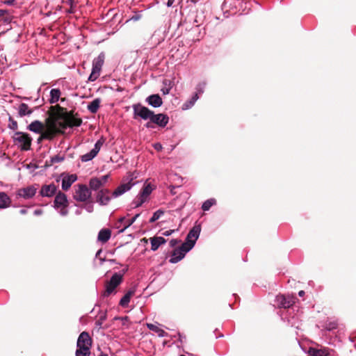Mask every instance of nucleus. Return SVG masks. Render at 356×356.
I'll list each match as a JSON object with an SVG mask.
<instances>
[{"label": "nucleus", "mask_w": 356, "mask_h": 356, "mask_svg": "<svg viewBox=\"0 0 356 356\" xmlns=\"http://www.w3.org/2000/svg\"><path fill=\"white\" fill-rule=\"evenodd\" d=\"M132 108L135 120L138 119V118L144 120H149L153 124L161 127H165L169 122V117L166 114H154V111L140 103L134 104Z\"/></svg>", "instance_id": "1"}, {"label": "nucleus", "mask_w": 356, "mask_h": 356, "mask_svg": "<svg viewBox=\"0 0 356 356\" xmlns=\"http://www.w3.org/2000/svg\"><path fill=\"white\" fill-rule=\"evenodd\" d=\"M48 118L56 127L58 125V120L79 116L74 110L68 111L66 108L60 106L59 104L51 106L47 111Z\"/></svg>", "instance_id": "2"}, {"label": "nucleus", "mask_w": 356, "mask_h": 356, "mask_svg": "<svg viewBox=\"0 0 356 356\" xmlns=\"http://www.w3.org/2000/svg\"><path fill=\"white\" fill-rule=\"evenodd\" d=\"M123 274L114 273L110 280L105 282V290L102 293L103 297H108L115 293V289L122 282Z\"/></svg>", "instance_id": "3"}, {"label": "nucleus", "mask_w": 356, "mask_h": 356, "mask_svg": "<svg viewBox=\"0 0 356 356\" xmlns=\"http://www.w3.org/2000/svg\"><path fill=\"white\" fill-rule=\"evenodd\" d=\"M58 133L62 132L57 129L54 122L47 117L46 118V131L40 134V136L38 138V142L40 143L42 140H51L59 134Z\"/></svg>", "instance_id": "4"}, {"label": "nucleus", "mask_w": 356, "mask_h": 356, "mask_svg": "<svg viewBox=\"0 0 356 356\" xmlns=\"http://www.w3.org/2000/svg\"><path fill=\"white\" fill-rule=\"evenodd\" d=\"M105 56L104 53H101L97 58H95L92 61V72L89 76V81H95L98 79L100 75L102 67L104 63Z\"/></svg>", "instance_id": "5"}, {"label": "nucleus", "mask_w": 356, "mask_h": 356, "mask_svg": "<svg viewBox=\"0 0 356 356\" xmlns=\"http://www.w3.org/2000/svg\"><path fill=\"white\" fill-rule=\"evenodd\" d=\"M201 231V227L200 225H195L188 232L186 241L182 243V248L186 250H191L195 245L197 239L199 237Z\"/></svg>", "instance_id": "6"}, {"label": "nucleus", "mask_w": 356, "mask_h": 356, "mask_svg": "<svg viewBox=\"0 0 356 356\" xmlns=\"http://www.w3.org/2000/svg\"><path fill=\"white\" fill-rule=\"evenodd\" d=\"M83 121L81 118L74 117L70 118L67 119H63L58 120V125L56 126L57 129H58L62 133H58L59 134H64V130L67 127H80L82 124Z\"/></svg>", "instance_id": "7"}, {"label": "nucleus", "mask_w": 356, "mask_h": 356, "mask_svg": "<svg viewBox=\"0 0 356 356\" xmlns=\"http://www.w3.org/2000/svg\"><path fill=\"white\" fill-rule=\"evenodd\" d=\"M14 139L19 143L22 150L27 151L31 148L32 138L29 134L17 131L15 134Z\"/></svg>", "instance_id": "8"}, {"label": "nucleus", "mask_w": 356, "mask_h": 356, "mask_svg": "<svg viewBox=\"0 0 356 356\" xmlns=\"http://www.w3.org/2000/svg\"><path fill=\"white\" fill-rule=\"evenodd\" d=\"M74 198L79 202H86L91 197V192L86 185L79 184L75 189Z\"/></svg>", "instance_id": "9"}, {"label": "nucleus", "mask_w": 356, "mask_h": 356, "mask_svg": "<svg viewBox=\"0 0 356 356\" xmlns=\"http://www.w3.org/2000/svg\"><path fill=\"white\" fill-rule=\"evenodd\" d=\"M206 87V82L203 81L201 83H199L196 86V92L194 94V95L191 97L190 100L186 102L184 105V109H188L193 106L195 104V102L199 99V95L202 94L204 91V88Z\"/></svg>", "instance_id": "10"}, {"label": "nucleus", "mask_w": 356, "mask_h": 356, "mask_svg": "<svg viewBox=\"0 0 356 356\" xmlns=\"http://www.w3.org/2000/svg\"><path fill=\"white\" fill-rule=\"evenodd\" d=\"M103 143V140L101 139L98 140L95 144L94 148L90 152L81 156V161L83 162H87L95 158L99 152Z\"/></svg>", "instance_id": "11"}, {"label": "nucleus", "mask_w": 356, "mask_h": 356, "mask_svg": "<svg viewBox=\"0 0 356 356\" xmlns=\"http://www.w3.org/2000/svg\"><path fill=\"white\" fill-rule=\"evenodd\" d=\"M76 346L77 348H91L92 339L87 332H83L80 334L77 339Z\"/></svg>", "instance_id": "12"}, {"label": "nucleus", "mask_w": 356, "mask_h": 356, "mask_svg": "<svg viewBox=\"0 0 356 356\" xmlns=\"http://www.w3.org/2000/svg\"><path fill=\"white\" fill-rule=\"evenodd\" d=\"M189 250H186V248H182V245L175 248L172 253L171 258L169 260V262L171 264H176L181 261L184 257L186 252Z\"/></svg>", "instance_id": "13"}, {"label": "nucleus", "mask_w": 356, "mask_h": 356, "mask_svg": "<svg viewBox=\"0 0 356 356\" xmlns=\"http://www.w3.org/2000/svg\"><path fill=\"white\" fill-rule=\"evenodd\" d=\"M278 305L283 308H289L295 303V298L291 296L279 295L276 297Z\"/></svg>", "instance_id": "14"}, {"label": "nucleus", "mask_w": 356, "mask_h": 356, "mask_svg": "<svg viewBox=\"0 0 356 356\" xmlns=\"http://www.w3.org/2000/svg\"><path fill=\"white\" fill-rule=\"evenodd\" d=\"M111 200V192L108 189H101L97 195V202L102 205H106Z\"/></svg>", "instance_id": "15"}, {"label": "nucleus", "mask_w": 356, "mask_h": 356, "mask_svg": "<svg viewBox=\"0 0 356 356\" xmlns=\"http://www.w3.org/2000/svg\"><path fill=\"white\" fill-rule=\"evenodd\" d=\"M27 129L35 134L46 131V121L43 123L39 120H35L28 125Z\"/></svg>", "instance_id": "16"}, {"label": "nucleus", "mask_w": 356, "mask_h": 356, "mask_svg": "<svg viewBox=\"0 0 356 356\" xmlns=\"http://www.w3.org/2000/svg\"><path fill=\"white\" fill-rule=\"evenodd\" d=\"M54 205L56 207H67V196L62 192H58L54 200Z\"/></svg>", "instance_id": "17"}, {"label": "nucleus", "mask_w": 356, "mask_h": 356, "mask_svg": "<svg viewBox=\"0 0 356 356\" xmlns=\"http://www.w3.org/2000/svg\"><path fill=\"white\" fill-rule=\"evenodd\" d=\"M56 186L53 184L44 185L41 188L40 194L42 196L51 197L56 194Z\"/></svg>", "instance_id": "18"}, {"label": "nucleus", "mask_w": 356, "mask_h": 356, "mask_svg": "<svg viewBox=\"0 0 356 356\" xmlns=\"http://www.w3.org/2000/svg\"><path fill=\"white\" fill-rule=\"evenodd\" d=\"M134 184V183H131V181H129L126 184H120L112 193V195L114 197H118L119 195H122L126 191H129L131 186Z\"/></svg>", "instance_id": "19"}, {"label": "nucleus", "mask_w": 356, "mask_h": 356, "mask_svg": "<svg viewBox=\"0 0 356 356\" xmlns=\"http://www.w3.org/2000/svg\"><path fill=\"white\" fill-rule=\"evenodd\" d=\"M36 188L33 186L22 188L19 191L18 195L25 199H29L35 195Z\"/></svg>", "instance_id": "20"}, {"label": "nucleus", "mask_w": 356, "mask_h": 356, "mask_svg": "<svg viewBox=\"0 0 356 356\" xmlns=\"http://www.w3.org/2000/svg\"><path fill=\"white\" fill-rule=\"evenodd\" d=\"M146 102L153 107L157 108L163 104V101L159 95H152L146 99Z\"/></svg>", "instance_id": "21"}, {"label": "nucleus", "mask_w": 356, "mask_h": 356, "mask_svg": "<svg viewBox=\"0 0 356 356\" xmlns=\"http://www.w3.org/2000/svg\"><path fill=\"white\" fill-rule=\"evenodd\" d=\"M76 179L77 177L76 175L65 176L62 179V188L64 191H67Z\"/></svg>", "instance_id": "22"}, {"label": "nucleus", "mask_w": 356, "mask_h": 356, "mask_svg": "<svg viewBox=\"0 0 356 356\" xmlns=\"http://www.w3.org/2000/svg\"><path fill=\"white\" fill-rule=\"evenodd\" d=\"M151 242V250L153 251H156L158 250L159 247L166 243V240L162 236H154L150 238Z\"/></svg>", "instance_id": "23"}, {"label": "nucleus", "mask_w": 356, "mask_h": 356, "mask_svg": "<svg viewBox=\"0 0 356 356\" xmlns=\"http://www.w3.org/2000/svg\"><path fill=\"white\" fill-rule=\"evenodd\" d=\"M111 236V232L109 229H102L98 234L97 239L99 241L104 243L110 239Z\"/></svg>", "instance_id": "24"}, {"label": "nucleus", "mask_w": 356, "mask_h": 356, "mask_svg": "<svg viewBox=\"0 0 356 356\" xmlns=\"http://www.w3.org/2000/svg\"><path fill=\"white\" fill-rule=\"evenodd\" d=\"M33 113V109L30 108L25 103H22L19 105L18 115L19 117L25 115H30Z\"/></svg>", "instance_id": "25"}, {"label": "nucleus", "mask_w": 356, "mask_h": 356, "mask_svg": "<svg viewBox=\"0 0 356 356\" xmlns=\"http://www.w3.org/2000/svg\"><path fill=\"white\" fill-rule=\"evenodd\" d=\"M309 352L312 356H327L330 355L329 349L326 348L319 349L311 348Z\"/></svg>", "instance_id": "26"}, {"label": "nucleus", "mask_w": 356, "mask_h": 356, "mask_svg": "<svg viewBox=\"0 0 356 356\" xmlns=\"http://www.w3.org/2000/svg\"><path fill=\"white\" fill-rule=\"evenodd\" d=\"M10 198L4 192H0V209H5L10 206Z\"/></svg>", "instance_id": "27"}, {"label": "nucleus", "mask_w": 356, "mask_h": 356, "mask_svg": "<svg viewBox=\"0 0 356 356\" xmlns=\"http://www.w3.org/2000/svg\"><path fill=\"white\" fill-rule=\"evenodd\" d=\"M135 291L134 290H129L120 300V305L122 307H126L129 301L131 298L134 295Z\"/></svg>", "instance_id": "28"}, {"label": "nucleus", "mask_w": 356, "mask_h": 356, "mask_svg": "<svg viewBox=\"0 0 356 356\" xmlns=\"http://www.w3.org/2000/svg\"><path fill=\"white\" fill-rule=\"evenodd\" d=\"M100 104L101 99L99 98H96L88 105L87 108L90 113H96L99 108Z\"/></svg>", "instance_id": "29"}, {"label": "nucleus", "mask_w": 356, "mask_h": 356, "mask_svg": "<svg viewBox=\"0 0 356 356\" xmlns=\"http://www.w3.org/2000/svg\"><path fill=\"white\" fill-rule=\"evenodd\" d=\"M60 90L58 88H54L51 89L50 91V99H49V103L50 104H55L56 103L60 96Z\"/></svg>", "instance_id": "30"}, {"label": "nucleus", "mask_w": 356, "mask_h": 356, "mask_svg": "<svg viewBox=\"0 0 356 356\" xmlns=\"http://www.w3.org/2000/svg\"><path fill=\"white\" fill-rule=\"evenodd\" d=\"M147 327H148L149 330L157 333L158 336L160 337L167 336V333L163 330L161 329L160 327L154 324L147 323Z\"/></svg>", "instance_id": "31"}, {"label": "nucleus", "mask_w": 356, "mask_h": 356, "mask_svg": "<svg viewBox=\"0 0 356 356\" xmlns=\"http://www.w3.org/2000/svg\"><path fill=\"white\" fill-rule=\"evenodd\" d=\"M89 186L91 190L98 191L103 186L97 177H93L89 181Z\"/></svg>", "instance_id": "32"}, {"label": "nucleus", "mask_w": 356, "mask_h": 356, "mask_svg": "<svg viewBox=\"0 0 356 356\" xmlns=\"http://www.w3.org/2000/svg\"><path fill=\"white\" fill-rule=\"evenodd\" d=\"M152 191V187L149 184H148L143 186L140 194L142 197H143L147 200L148 196L151 194Z\"/></svg>", "instance_id": "33"}, {"label": "nucleus", "mask_w": 356, "mask_h": 356, "mask_svg": "<svg viewBox=\"0 0 356 356\" xmlns=\"http://www.w3.org/2000/svg\"><path fill=\"white\" fill-rule=\"evenodd\" d=\"M216 200L215 199L207 200L203 203L202 209L205 211H209L213 205L216 204Z\"/></svg>", "instance_id": "34"}, {"label": "nucleus", "mask_w": 356, "mask_h": 356, "mask_svg": "<svg viewBox=\"0 0 356 356\" xmlns=\"http://www.w3.org/2000/svg\"><path fill=\"white\" fill-rule=\"evenodd\" d=\"M90 348H77L76 350V356H90Z\"/></svg>", "instance_id": "35"}, {"label": "nucleus", "mask_w": 356, "mask_h": 356, "mask_svg": "<svg viewBox=\"0 0 356 356\" xmlns=\"http://www.w3.org/2000/svg\"><path fill=\"white\" fill-rule=\"evenodd\" d=\"M147 201V199L142 197L139 193L138 196L134 200L132 204L134 205V207H138L141 206L144 202Z\"/></svg>", "instance_id": "36"}, {"label": "nucleus", "mask_w": 356, "mask_h": 356, "mask_svg": "<svg viewBox=\"0 0 356 356\" xmlns=\"http://www.w3.org/2000/svg\"><path fill=\"white\" fill-rule=\"evenodd\" d=\"M139 216H140V213H138L135 216H134L131 219L127 220L126 224L120 230V233L124 232L126 229H127L129 227H130L136 220V219L139 217Z\"/></svg>", "instance_id": "37"}, {"label": "nucleus", "mask_w": 356, "mask_h": 356, "mask_svg": "<svg viewBox=\"0 0 356 356\" xmlns=\"http://www.w3.org/2000/svg\"><path fill=\"white\" fill-rule=\"evenodd\" d=\"M163 211L159 209L153 213L152 217L149 219V222L153 223L156 221L163 214Z\"/></svg>", "instance_id": "38"}, {"label": "nucleus", "mask_w": 356, "mask_h": 356, "mask_svg": "<svg viewBox=\"0 0 356 356\" xmlns=\"http://www.w3.org/2000/svg\"><path fill=\"white\" fill-rule=\"evenodd\" d=\"M337 326H338V323L337 321H329V322L326 323L325 328L327 330L331 331L334 329H337Z\"/></svg>", "instance_id": "39"}, {"label": "nucleus", "mask_w": 356, "mask_h": 356, "mask_svg": "<svg viewBox=\"0 0 356 356\" xmlns=\"http://www.w3.org/2000/svg\"><path fill=\"white\" fill-rule=\"evenodd\" d=\"M63 160H64V156H60V155H55L51 158L50 165H53L55 163L61 162Z\"/></svg>", "instance_id": "40"}, {"label": "nucleus", "mask_w": 356, "mask_h": 356, "mask_svg": "<svg viewBox=\"0 0 356 356\" xmlns=\"http://www.w3.org/2000/svg\"><path fill=\"white\" fill-rule=\"evenodd\" d=\"M106 319V312L99 315L98 320L96 321L97 325L101 327L103 324L104 321Z\"/></svg>", "instance_id": "41"}, {"label": "nucleus", "mask_w": 356, "mask_h": 356, "mask_svg": "<svg viewBox=\"0 0 356 356\" xmlns=\"http://www.w3.org/2000/svg\"><path fill=\"white\" fill-rule=\"evenodd\" d=\"M9 120L10 122H11V124H10V128L13 129V130H16L18 127L17 126V122L16 121H15L14 120L12 119V118L10 117L9 118Z\"/></svg>", "instance_id": "42"}, {"label": "nucleus", "mask_w": 356, "mask_h": 356, "mask_svg": "<svg viewBox=\"0 0 356 356\" xmlns=\"http://www.w3.org/2000/svg\"><path fill=\"white\" fill-rule=\"evenodd\" d=\"M108 177H109V175H104L98 179H99V180H100L102 185L104 186L105 184V183L107 181Z\"/></svg>", "instance_id": "43"}, {"label": "nucleus", "mask_w": 356, "mask_h": 356, "mask_svg": "<svg viewBox=\"0 0 356 356\" xmlns=\"http://www.w3.org/2000/svg\"><path fill=\"white\" fill-rule=\"evenodd\" d=\"M126 220H126L125 217H122V218H120L118 220V222H117V224H116V227H117V228H118V229H119V228H120V224H122V223L124 222V225H125V224H126Z\"/></svg>", "instance_id": "44"}, {"label": "nucleus", "mask_w": 356, "mask_h": 356, "mask_svg": "<svg viewBox=\"0 0 356 356\" xmlns=\"http://www.w3.org/2000/svg\"><path fill=\"white\" fill-rule=\"evenodd\" d=\"M181 242L180 240H177V239H172L170 241V247L172 248H175L177 244H179V243Z\"/></svg>", "instance_id": "45"}, {"label": "nucleus", "mask_w": 356, "mask_h": 356, "mask_svg": "<svg viewBox=\"0 0 356 356\" xmlns=\"http://www.w3.org/2000/svg\"><path fill=\"white\" fill-rule=\"evenodd\" d=\"M15 1H16V0H5L3 1V3L6 4V5L11 6V5L15 4Z\"/></svg>", "instance_id": "46"}, {"label": "nucleus", "mask_w": 356, "mask_h": 356, "mask_svg": "<svg viewBox=\"0 0 356 356\" xmlns=\"http://www.w3.org/2000/svg\"><path fill=\"white\" fill-rule=\"evenodd\" d=\"M115 319H119L123 321V324H125V322L129 321L128 316H124V317H116Z\"/></svg>", "instance_id": "47"}, {"label": "nucleus", "mask_w": 356, "mask_h": 356, "mask_svg": "<svg viewBox=\"0 0 356 356\" xmlns=\"http://www.w3.org/2000/svg\"><path fill=\"white\" fill-rule=\"evenodd\" d=\"M8 11L7 10L0 9V17H4L6 14H8Z\"/></svg>", "instance_id": "48"}, {"label": "nucleus", "mask_w": 356, "mask_h": 356, "mask_svg": "<svg viewBox=\"0 0 356 356\" xmlns=\"http://www.w3.org/2000/svg\"><path fill=\"white\" fill-rule=\"evenodd\" d=\"M4 17H5V18H4L5 22H10L11 21V17L8 13L6 14Z\"/></svg>", "instance_id": "49"}, {"label": "nucleus", "mask_w": 356, "mask_h": 356, "mask_svg": "<svg viewBox=\"0 0 356 356\" xmlns=\"http://www.w3.org/2000/svg\"><path fill=\"white\" fill-rule=\"evenodd\" d=\"M60 213L63 216H65L67 213V210L66 209V207H62L60 209Z\"/></svg>", "instance_id": "50"}, {"label": "nucleus", "mask_w": 356, "mask_h": 356, "mask_svg": "<svg viewBox=\"0 0 356 356\" xmlns=\"http://www.w3.org/2000/svg\"><path fill=\"white\" fill-rule=\"evenodd\" d=\"M145 127L147 128H154V126H153V122H151V120H149V122H147L146 124H145Z\"/></svg>", "instance_id": "51"}, {"label": "nucleus", "mask_w": 356, "mask_h": 356, "mask_svg": "<svg viewBox=\"0 0 356 356\" xmlns=\"http://www.w3.org/2000/svg\"><path fill=\"white\" fill-rule=\"evenodd\" d=\"M175 0H168L167 6L170 7L173 4Z\"/></svg>", "instance_id": "52"}, {"label": "nucleus", "mask_w": 356, "mask_h": 356, "mask_svg": "<svg viewBox=\"0 0 356 356\" xmlns=\"http://www.w3.org/2000/svg\"><path fill=\"white\" fill-rule=\"evenodd\" d=\"M172 232V230H170V231H165V232H164L163 233V235H164V236H169V235H170V234H171Z\"/></svg>", "instance_id": "53"}, {"label": "nucleus", "mask_w": 356, "mask_h": 356, "mask_svg": "<svg viewBox=\"0 0 356 356\" xmlns=\"http://www.w3.org/2000/svg\"><path fill=\"white\" fill-rule=\"evenodd\" d=\"M161 145L159 144V143H157L155 145V149H157V150H160L161 149Z\"/></svg>", "instance_id": "54"}, {"label": "nucleus", "mask_w": 356, "mask_h": 356, "mask_svg": "<svg viewBox=\"0 0 356 356\" xmlns=\"http://www.w3.org/2000/svg\"><path fill=\"white\" fill-rule=\"evenodd\" d=\"M52 165H50V160L49 161H46L45 162V166L46 167H49V166H51Z\"/></svg>", "instance_id": "55"}, {"label": "nucleus", "mask_w": 356, "mask_h": 356, "mask_svg": "<svg viewBox=\"0 0 356 356\" xmlns=\"http://www.w3.org/2000/svg\"><path fill=\"white\" fill-rule=\"evenodd\" d=\"M299 296L302 297L305 295L304 291H300L298 293Z\"/></svg>", "instance_id": "56"}, {"label": "nucleus", "mask_w": 356, "mask_h": 356, "mask_svg": "<svg viewBox=\"0 0 356 356\" xmlns=\"http://www.w3.org/2000/svg\"><path fill=\"white\" fill-rule=\"evenodd\" d=\"M98 356H108V355L106 353H101L100 355Z\"/></svg>", "instance_id": "57"}, {"label": "nucleus", "mask_w": 356, "mask_h": 356, "mask_svg": "<svg viewBox=\"0 0 356 356\" xmlns=\"http://www.w3.org/2000/svg\"><path fill=\"white\" fill-rule=\"evenodd\" d=\"M191 2L193 3H197L199 0H189Z\"/></svg>", "instance_id": "58"}, {"label": "nucleus", "mask_w": 356, "mask_h": 356, "mask_svg": "<svg viewBox=\"0 0 356 356\" xmlns=\"http://www.w3.org/2000/svg\"><path fill=\"white\" fill-rule=\"evenodd\" d=\"M60 100H61V102H65V97L64 98H61Z\"/></svg>", "instance_id": "59"}]
</instances>
